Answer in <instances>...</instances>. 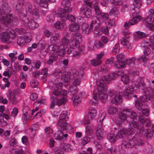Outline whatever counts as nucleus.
Listing matches in <instances>:
<instances>
[{
    "mask_svg": "<svg viewBox=\"0 0 154 154\" xmlns=\"http://www.w3.org/2000/svg\"><path fill=\"white\" fill-rule=\"evenodd\" d=\"M73 104L74 106H77L81 102V99L78 96H74L72 97Z\"/></svg>",
    "mask_w": 154,
    "mask_h": 154,
    "instance_id": "36",
    "label": "nucleus"
},
{
    "mask_svg": "<svg viewBox=\"0 0 154 154\" xmlns=\"http://www.w3.org/2000/svg\"><path fill=\"white\" fill-rule=\"evenodd\" d=\"M93 8L95 13L97 16H99L102 13L97 3H95L93 6Z\"/></svg>",
    "mask_w": 154,
    "mask_h": 154,
    "instance_id": "41",
    "label": "nucleus"
},
{
    "mask_svg": "<svg viewBox=\"0 0 154 154\" xmlns=\"http://www.w3.org/2000/svg\"><path fill=\"white\" fill-rule=\"evenodd\" d=\"M48 69L46 68H45L42 69L40 74L43 75L42 77V79H45V78L48 75Z\"/></svg>",
    "mask_w": 154,
    "mask_h": 154,
    "instance_id": "60",
    "label": "nucleus"
},
{
    "mask_svg": "<svg viewBox=\"0 0 154 154\" xmlns=\"http://www.w3.org/2000/svg\"><path fill=\"white\" fill-rule=\"evenodd\" d=\"M70 73H71L70 75L71 79L80 78L79 72L77 71L74 69L72 71V72Z\"/></svg>",
    "mask_w": 154,
    "mask_h": 154,
    "instance_id": "49",
    "label": "nucleus"
},
{
    "mask_svg": "<svg viewBox=\"0 0 154 154\" xmlns=\"http://www.w3.org/2000/svg\"><path fill=\"white\" fill-rule=\"evenodd\" d=\"M63 133L61 131L56 132L54 135L55 139L57 140H61L63 138Z\"/></svg>",
    "mask_w": 154,
    "mask_h": 154,
    "instance_id": "43",
    "label": "nucleus"
},
{
    "mask_svg": "<svg viewBox=\"0 0 154 154\" xmlns=\"http://www.w3.org/2000/svg\"><path fill=\"white\" fill-rule=\"evenodd\" d=\"M55 28L57 29H65L67 28V26L64 21H57L54 25Z\"/></svg>",
    "mask_w": 154,
    "mask_h": 154,
    "instance_id": "19",
    "label": "nucleus"
},
{
    "mask_svg": "<svg viewBox=\"0 0 154 154\" xmlns=\"http://www.w3.org/2000/svg\"><path fill=\"white\" fill-rule=\"evenodd\" d=\"M146 90L147 91H148V90L146 89H145L144 90L146 94L149 96L147 97L146 95H144L140 97L139 98V100H140V102L143 103V104L145 102L147 101L150 99H151V98H150V96H151V95L148 94V93L146 94Z\"/></svg>",
    "mask_w": 154,
    "mask_h": 154,
    "instance_id": "29",
    "label": "nucleus"
},
{
    "mask_svg": "<svg viewBox=\"0 0 154 154\" xmlns=\"http://www.w3.org/2000/svg\"><path fill=\"white\" fill-rule=\"evenodd\" d=\"M57 125L58 129L60 131L65 130L66 128V124L65 119H60Z\"/></svg>",
    "mask_w": 154,
    "mask_h": 154,
    "instance_id": "22",
    "label": "nucleus"
},
{
    "mask_svg": "<svg viewBox=\"0 0 154 154\" xmlns=\"http://www.w3.org/2000/svg\"><path fill=\"white\" fill-rule=\"evenodd\" d=\"M100 23V19L97 17H93V19L90 24V28L88 27V25L84 23L82 24V29L83 32L86 34H88L92 30L94 25H95L96 26H99Z\"/></svg>",
    "mask_w": 154,
    "mask_h": 154,
    "instance_id": "6",
    "label": "nucleus"
},
{
    "mask_svg": "<svg viewBox=\"0 0 154 154\" xmlns=\"http://www.w3.org/2000/svg\"><path fill=\"white\" fill-rule=\"evenodd\" d=\"M114 66L116 69H123L125 67L126 64L122 60H118L115 62Z\"/></svg>",
    "mask_w": 154,
    "mask_h": 154,
    "instance_id": "24",
    "label": "nucleus"
},
{
    "mask_svg": "<svg viewBox=\"0 0 154 154\" xmlns=\"http://www.w3.org/2000/svg\"><path fill=\"white\" fill-rule=\"evenodd\" d=\"M149 39L151 43L149 42H144L141 44V46L144 48V53L146 55H149L151 52L150 47L152 49H154V35L151 36Z\"/></svg>",
    "mask_w": 154,
    "mask_h": 154,
    "instance_id": "8",
    "label": "nucleus"
},
{
    "mask_svg": "<svg viewBox=\"0 0 154 154\" xmlns=\"http://www.w3.org/2000/svg\"><path fill=\"white\" fill-rule=\"evenodd\" d=\"M104 130L102 128V124H99L96 131V134L97 138L99 140H101L103 136Z\"/></svg>",
    "mask_w": 154,
    "mask_h": 154,
    "instance_id": "17",
    "label": "nucleus"
},
{
    "mask_svg": "<svg viewBox=\"0 0 154 154\" xmlns=\"http://www.w3.org/2000/svg\"><path fill=\"white\" fill-rule=\"evenodd\" d=\"M10 37L8 33L6 32H2L1 35L2 42L3 43L6 42L9 40Z\"/></svg>",
    "mask_w": 154,
    "mask_h": 154,
    "instance_id": "28",
    "label": "nucleus"
},
{
    "mask_svg": "<svg viewBox=\"0 0 154 154\" xmlns=\"http://www.w3.org/2000/svg\"><path fill=\"white\" fill-rule=\"evenodd\" d=\"M46 112L45 109H42L40 110L39 112L36 113L34 116V119L39 118H40L43 115H44Z\"/></svg>",
    "mask_w": 154,
    "mask_h": 154,
    "instance_id": "53",
    "label": "nucleus"
},
{
    "mask_svg": "<svg viewBox=\"0 0 154 154\" xmlns=\"http://www.w3.org/2000/svg\"><path fill=\"white\" fill-rule=\"evenodd\" d=\"M111 78L109 75H106L104 76H103L101 77V79L99 80V81L102 82H104L105 84L109 83L111 80Z\"/></svg>",
    "mask_w": 154,
    "mask_h": 154,
    "instance_id": "32",
    "label": "nucleus"
},
{
    "mask_svg": "<svg viewBox=\"0 0 154 154\" xmlns=\"http://www.w3.org/2000/svg\"><path fill=\"white\" fill-rule=\"evenodd\" d=\"M60 35L58 33L53 34L51 38L50 41L52 44H57L60 42Z\"/></svg>",
    "mask_w": 154,
    "mask_h": 154,
    "instance_id": "18",
    "label": "nucleus"
},
{
    "mask_svg": "<svg viewBox=\"0 0 154 154\" xmlns=\"http://www.w3.org/2000/svg\"><path fill=\"white\" fill-rule=\"evenodd\" d=\"M146 36L145 33L139 31H137L135 35V38H144Z\"/></svg>",
    "mask_w": 154,
    "mask_h": 154,
    "instance_id": "46",
    "label": "nucleus"
},
{
    "mask_svg": "<svg viewBox=\"0 0 154 154\" xmlns=\"http://www.w3.org/2000/svg\"><path fill=\"white\" fill-rule=\"evenodd\" d=\"M91 64L94 66H96L102 63V61L100 60L94 59L91 60Z\"/></svg>",
    "mask_w": 154,
    "mask_h": 154,
    "instance_id": "52",
    "label": "nucleus"
},
{
    "mask_svg": "<svg viewBox=\"0 0 154 154\" xmlns=\"http://www.w3.org/2000/svg\"><path fill=\"white\" fill-rule=\"evenodd\" d=\"M139 81H136L134 83L135 87L140 90H144L145 85L144 82L142 79H140Z\"/></svg>",
    "mask_w": 154,
    "mask_h": 154,
    "instance_id": "27",
    "label": "nucleus"
},
{
    "mask_svg": "<svg viewBox=\"0 0 154 154\" xmlns=\"http://www.w3.org/2000/svg\"><path fill=\"white\" fill-rule=\"evenodd\" d=\"M62 18H63V20H69L70 21L72 22H74L75 20V17L73 15L71 14H69L67 15L66 13V16L63 17H61Z\"/></svg>",
    "mask_w": 154,
    "mask_h": 154,
    "instance_id": "40",
    "label": "nucleus"
},
{
    "mask_svg": "<svg viewBox=\"0 0 154 154\" xmlns=\"http://www.w3.org/2000/svg\"><path fill=\"white\" fill-rule=\"evenodd\" d=\"M15 73V71L11 67H9L8 71H5L3 73V75L5 76H8L10 77L11 74H14Z\"/></svg>",
    "mask_w": 154,
    "mask_h": 154,
    "instance_id": "37",
    "label": "nucleus"
},
{
    "mask_svg": "<svg viewBox=\"0 0 154 154\" xmlns=\"http://www.w3.org/2000/svg\"><path fill=\"white\" fill-rule=\"evenodd\" d=\"M153 132L150 129H146L145 131V134L146 137L151 138L153 136Z\"/></svg>",
    "mask_w": 154,
    "mask_h": 154,
    "instance_id": "48",
    "label": "nucleus"
},
{
    "mask_svg": "<svg viewBox=\"0 0 154 154\" xmlns=\"http://www.w3.org/2000/svg\"><path fill=\"white\" fill-rule=\"evenodd\" d=\"M79 41L72 39L71 42H70V50H71V53L72 52L73 49H75L76 48L79 47Z\"/></svg>",
    "mask_w": 154,
    "mask_h": 154,
    "instance_id": "21",
    "label": "nucleus"
},
{
    "mask_svg": "<svg viewBox=\"0 0 154 154\" xmlns=\"http://www.w3.org/2000/svg\"><path fill=\"white\" fill-rule=\"evenodd\" d=\"M97 92L96 90L93 91L94 99L96 100L100 99L102 103H105L107 99L106 84L99 81L97 82Z\"/></svg>",
    "mask_w": 154,
    "mask_h": 154,
    "instance_id": "2",
    "label": "nucleus"
},
{
    "mask_svg": "<svg viewBox=\"0 0 154 154\" xmlns=\"http://www.w3.org/2000/svg\"><path fill=\"white\" fill-rule=\"evenodd\" d=\"M121 80L125 84H127L129 81V78L128 75H125L121 77Z\"/></svg>",
    "mask_w": 154,
    "mask_h": 154,
    "instance_id": "59",
    "label": "nucleus"
},
{
    "mask_svg": "<svg viewBox=\"0 0 154 154\" xmlns=\"http://www.w3.org/2000/svg\"><path fill=\"white\" fill-rule=\"evenodd\" d=\"M26 12L27 14L26 16L28 17H29L30 18L32 19L37 23L35 20L32 19V17L35 19L39 18V13L38 10L36 8H34L32 10L31 5L30 3H28L26 4Z\"/></svg>",
    "mask_w": 154,
    "mask_h": 154,
    "instance_id": "7",
    "label": "nucleus"
},
{
    "mask_svg": "<svg viewBox=\"0 0 154 154\" xmlns=\"http://www.w3.org/2000/svg\"><path fill=\"white\" fill-rule=\"evenodd\" d=\"M109 95L111 98V101L113 103L117 104L121 100L122 95L120 93H117L114 90L110 91Z\"/></svg>",
    "mask_w": 154,
    "mask_h": 154,
    "instance_id": "12",
    "label": "nucleus"
},
{
    "mask_svg": "<svg viewBox=\"0 0 154 154\" xmlns=\"http://www.w3.org/2000/svg\"><path fill=\"white\" fill-rule=\"evenodd\" d=\"M6 7L0 9V21L5 26L14 20V18L11 14L8 15L6 13Z\"/></svg>",
    "mask_w": 154,
    "mask_h": 154,
    "instance_id": "5",
    "label": "nucleus"
},
{
    "mask_svg": "<svg viewBox=\"0 0 154 154\" xmlns=\"http://www.w3.org/2000/svg\"><path fill=\"white\" fill-rule=\"evenodd\" d=\"M39 128L38 125L37 124H33L29 128V129L31 130V132L33 134H34L35 132Z\"/></svg>",
    "mask_w": 154,
    "mask_h": 154,
    "instance_id": "61",
    "label": "nucleus"
},
{
    "mask_svg": "<svg viewBox=\"0 0 154 154\" xmlns=\"http://www.w3.org/2000/svg\"><path fill=\"white\" fill-rule=\"evenodd\" d=\"M141 19V17L139 14L137 12H134L133 14V19L129 20V23L131 25H133L140 20Z\"/></svg>",
    "mask_w": 154,
    "mask_h": 154,
    "instance_id": "20",
    "label": "nucleus"
},
{
    "mask_svg": "<svg viewBox=\"0 0 154 154\" xmlns=\"http://www.w3.org/2000/svg\"><path fill=\"white\" fill-rule=\"evenodd\" d=\"M44 132L46 135L50 137L52 134L53 130L51 126L46 127L44 129Z\"/></svg>",
    "mask_w": 154,
    "mask_h": 154,
    "instance_id": "34",
    "label": "nucleus"
},
{
    "mask_svg": "<svg viewBox=\"0 0 154 154\" xmlns=\"http://www.w3.org/2000/svg\"><path fill=\"white\" fill-rule=\"evenodd\" d=\"M129 145L130 147L135 146L142 145V143L140 139L137 138L136 135L134 136L132 138L128 140Z\"/></svg>",
    "mask_w": 154,
    "mask_h": 154,
    "instance_id": "15",
    "label": "nucleus"
},
{
    "mask_svg": "<svg viewBox=\"0 0 154 154\" xmlns=\"http://www.w3.org/2000/svg\"><path fill=\"white\" fill-rule=\"evenodd\" d=\"M7 97L10 102L13 104H16L18 102V100L17 98V91L15 90L12 91L9 90L7 94Z\"/></svg>",
    "mask_w": 154,
    "mask_h": 154,
    "instance_id": "11",
    "label": "nucleus"
},
{
    "mask_svg": "<svg viewBox=\"0 0 154 154\" xmlns=\"http://www.w3.org/2000/svg\"><path fill=\"white\" fill-rule=\"evenodd\" d=\"M16 31L18 32L20 36L26 38L27 43H29L31 41L32 36L31 33L29 32H26V30L23 28L17 29Z\"/></svg>",
    "mask_w": 154,
    "mask_h": 154,
    "instance_id": "13",
    "label": "nucleus"
},
{
    "mask_svg": "<svg viewBox=\"0 0 154 154\" xmlns=\"http://www.w3.org/2000/svg\"><path fill=\"white\" fill-rule=\"evenodd\" d=\"M138 60L139 61L144 63V65L145 66H147L149 65V63L148 62L147 59L144 56H143L138 58Z\"/></svg>",
    "mask_w": 154,
    "mask_h": 154,
    "instance_id": "42",
    "label": "nucleus"
},
{
    "mask_svg": "<svg viewBox=\"0 0 154 154\" xmlns=\"http://www.w3.org/2000/svg\"><path fill=\"white\" fill-rule=\"evenodd\" d=\"M88 114L90 116L91 118H94L96 116L97 114V111L95 109H90L89 110Z\"/></svg>",
    "mask_w": 154,
    "mask_h": 154,
    "instance_id": "47",
    "label": "nucleus"
},
{
    "mask_svg": "<svg viewBox=\"0 0 154 154\" xmlns=\"http://www.w3.org/2000/svg\"><path fill=\"white\" fill-rule=\"evenodd\" d=\"M66 51L61 45H54L52 48L51 53L52 55L57 57L58 56H62L65 54Z\"/></svg>",
    "mask_w": 154,
    "mask_h": 154,
    "instance_id": "10",
    "label": "nucleus"
},
{
    "mask_svg": "<svg viewBox=\"0 0 154 154\" xmlns=\"http://www.w3.org/2000/svg\"><path fill=\"white\" fill-rule=\"evenodd\" d=\"M148 15L145 19L147 26L152 30H154V10L150 9L148 11Z\"/></svg>",
    "mask_w": 154,
    "mask_h": 154,
    "instance_id": "9",
    "label": "nucleus"
},
{
    "mask_svg": "<svg viewBox=\"0 0 154 154\" xmlns=\"http://www.w3.org/2000/svg\"><path fill=\"white\" fill-rule=\"evenodd\" d=\"M67 101V99L66 98L63 97L60 99H58L56 101L57 104L60 106L62 104L65 103Z\"/></svg>",
    "mask_w": 154,
    "mask_h": 154,
    "instance_id": "54",
    "label": "nucleus"
},
{
    "mask_svg": "<svg viewBox=\"0 0 154 154\" xmlns=\"http://www.w3.org/2000/svg\"><path fill=\"white\" fill-rule=\"evenodd\" d=\"M63 9H59L57 11V15L60 17H63L66 16V13H70L72 10L71 3L68 0H64L61 3Z\"/></svg>",
    "mask_w": 154,
    "mask_h": 154,
    "instance_id": "4",
    "label": "nucleus"
},
{
    "mask_svg": "<svg viewBox=\"0 0 154 154\" xmlns=\"http://www.w3.org/2000/svg\"><path fill=\"white\" fill-rule=\"evenodd\" d=\"M128 37H125L122 38L121 41V44L124 46H126L129 44Z\"/></svg>",
    "mask_w": 154,
    "mask_h": 154,
    "instance_id": "58",
    "label": "nucleus"
},
{
    "mask_svg": "<svg viewBox=\"0 0 154 154\" xmlns=\"http://www.w3.org/2000/svg\"><path fill=\"white\" fill-rule=\"evenodd\" d=\"M133 93L134 89L132 86H127L125 88L124 92L125 95L131 97V95L133 94Z\"/></svg>",
    "mask_w": 154,
    "mask_h": 154,
    "instance_id": "26",
    "label": "nucleus"
},
{
    "mask_svg": "<svg viewBox=\"0 0 154 154\" xmlns=\"http://www.w3.org/2000/svg\"><path fill=\"white\" fill-rule=\"evenodd\" d=\"M80 29V26L79 25L76 23H72L69 27V30L72 32L77 31Z\"/></svg>",
    "mask_w": 154,
    "mask_h": 154,
    "instance_id": "25",
    "label": "nucleus"
},
{
    "mask_svg": "<svg viewBox=\"0 0 154 154\" xmlns=\"http://www.w3.org/2000/svg\"><path fill=\"white\" fill-rule=\"evenodd\" d=\"M90 138L86 136L83 138L81 143L83 145H85L90 141Z\"/></svg>",
    "mask_w": 154,
    "mask_h": 154,
    "instance_id": "63",
    "label": "nucleus"
},
{
    "mask_svg": "<svg viewBox=\"0 0 154 154\" xmlns=\"http://www.w3.org/2000/svg\"><path fill=\"white\" fill-rule=\"evenodd\" d=\"M17 52L16 51H14L13 53H10L9 54V57L11 58V61L14 62L17 59V57L15 56L17 55Z\"/></svg>",
    "mask_w": 154,
    "mask_h": 154,
    "instance_id": "57",
    "label": "nucleus"
},
{
    "mask_svg": "<svg viewBox=\"0 0 154 154\" xmlns=\"http://www.w3.org/2000/svg\"><path fill=\"white\" fill-rule=\"evenodd\" d=\"M140 101L138 100H136L135 105L136 108L139 110H142L144 105L143 103L141 102Z\"/></svg>",
    "mask_w": 154,
    "mask_h": 154,
    "instance_id": "56",
    "label": "nucleus"
},
{
    "mask_svg": "<svg viewBox=\"0 0 154 154\" xmlns=\"http://www.w3.org/2000/svg\"><path fill=\"white\" fill-rule=\"evenodd\" d=\"M80 14L84 17H90L92 15L90 9L86 7L81 9Z\"/></svg>",
    "mask_w": 154,
    "mask_h": 154,
    "instance_id": "16",
    "label": "nucleus"
},
{
    "mask_svg": "<svg viewBox=\"0 0 154 154\" xmlns=\"http://www.w3.org/2000/svg\"><path fill=\"white\" fill-rule=\"evenodd\" d=\"M118 111L117 108L114 107H110L109 108L107 112L109 114H112L116 113Z\"/></svg>",
    "mask_w": 154,
    "mask_h": 154,
    "instance_id": "55",
    "label": "nucleus"
},
{
    "mask_svg": "<svg viewBox=\"0 0 154 154\" xmlns=\"http://www.w3.org/2000/svg\"><path fill=\"white\" fill-rule=\"evenodd\" d=\"M35 1L41 7L46 8L48 6L47 0H35Z\"/></svg>",
    "mask_w": 154,
    "mask_h": 154,
    "instance_id": "38",
    "label": "nucleus"
},
{
    "mask_svg": "<svg viewBox=\"0 0 154 154\" xmlns=\"http://www.w3.org/2000/svg\"><path fill=\"white\" fill-rule=\"evenodd\" d=\"M110 2L113 5H121L123 3L122 0H110Z\"/></svg>",
    "mask_w": 154,
    "mask_h": 154,
    "instance_id": "62",
    "label": "nucleus"
},
{
    "mask_svg": "<svg viewBox=\"0 0 154 154\" xmlns=\"http://www.w3.org/2000/svg\"><path fill=\"white\" fill-rule=\"evenodd\" d=\"M117 137L114 134H111L108 133L107 135V139L109 141L112 143L115 142L117 139Z\"/></svg>",
    "mask_w": 154,
    "mask_h": 154,
    "instance_id": "33",
    "label": "nucleus"
},
{
    "mask_svg": "<svg viewBox=\"0 0 154 154\" xmlns=\"http://www.w3.org/2000/svg\"><path fill=\"white\" fill-rule=\"evenodd\" d=\"M57 58V57L52 55L50 56L49 59L47 61L48 63V64H52L53 63V61L56 60Z\"/></svg>",
    "mask_w": 154,
    "mask_h": 154,
    "instance_id": "64",
    "label": "nucleus"
},
{
    "mask_svg": "<svg viewBox=\"0 0 154 154\" xmlns=\"http://www.w3.org/2000/svg\"><path fill=\"white\" fill-rule=\"evenodd\" d=\"M126 135V130L124 128H122L119 130L116 134L117 137L122 138L125 137Z\"/></svg>",
    "mask_w": 154,
    "mask_h": 154,
    "instance_id": "31",
    "label": "nucleus"
},
{
    "mask_svg": "<svg viewBox=\"0 0 154 154\" xmlns=\"http://www.w3.org/2000/svg\"><path fill=\"white\" fill-rule=\"evenodd\" d=\"M26 41L25 37L17 35V43L19 45L22 46L24 45L26 42L27 43Z\"/></svg>",
    "mask_w": 154,
    "mask_h": 154,
    "instance_id": "23",
    "label": "nucleus"
},
{
    "mask_svg": "<svg viewBox=\"0 0 154 154\" xmlns=\"http://www.w3.org/2000/svg\"><path fill=\"white\" fill-rule=\"evenodd\" d=\"M135 61V59L134 58L127 59L125 60V63H126L127 65H128L130 67H132L134 65Z\"/></svg>",
    "mask_w": 154,
    "mask_h": 154,
    "instance_id": "45",
    "label": "nucleus"
},
{
    "mask_svg": "<svg viewBox=\"0 0 154 154\" xmlns=\"http://www.w3.org/2000/svg\"><path fill=\"white\" fill-rule=\"evenodd\" d=\"M70 72H66L64 73L63 75L61 77L62 80L64 82H68L71 78Z\"/></svg>",
    "mask_w": 154,
    "mask_h": 154,
    "instance_id": "30",
    "label": "nucleus"
},
{
    "mask_svg": "<svg viewBox=\"0 0 154 154\" xmlns=\"http://www.w3.org/2000/svg\"><path fill=\"white\" fill-rule=\"evenodd\" d=\"M104 45L100 41H95L94 45L91 50H94L96 48H99L104 47Z\"/></svg>",
    "mask_w": 154,
    "mask_h": 154,
    "instance_id": "35",
    "label": "nucleus"
},
{
    "mask_svg": "<svg viewBox=\"0 0 154 154\" xmlns=\"http://www.w3.org/2000/svg\"><path fill=\"white\" fill-rule=\"evenodd\" d=\"M121 147L122 149H125L127 147H130L129 145L128 140L125 139L123 140L122 142Z\"/></svg>",
    "mask_w": 154,
    "mask_h": 154,
    "instance_id": "44",
    "label": "nucleus"
},
{
    "mask_svg": "<svg viewBox=\"0 0 154 154\" xmlns=\"http://www.w3.org/2000/svg\"><path fill=\"white\" fill-rule=\"evenodd\" d=\"M137 115L134 111H131L129 109H125L123 110L119 114V119L121 120H119L118 119H116V122L117 125H120L122 122V120H125L126 119L130 117L132 119H135L137 118Z\"/></svg>",
    "mask_w": 154,
    "mask_h": 154,
    "instance_id": "3",
    "label": "nucleus"
},
{
    "mask_svg": "<svg viewBox=\"0 0 154 154\" xmlns=\"http://www.w3.org/2000/svg\"><path fill=\"white\" fill-rule=\"evenodd\" d=\"M129 126L131 129H134L137 128L139 126V123L138 122L132 120L130 121L129 123Z\"/></svg>",
    "mask_w": 154,
    "mask_h": 154,
    "instance_id": "39",
    "label": "nucleus"
},
{
    "mask_svg": "<svg viewBox=\"0 0 154 154\" xmlns=\"http://www.w3.org/2000/svg\"><path fill=\"white\" fill-rule=\"evenodd\" d=\"M28 3L25 5L22 1H20L16 4L14 8L16 11L19 14L20 21L22 25L25 27L33 29L38 26V23L29 17H27L23 13L24 11L25 8L26 9V5Z\"/></svg>",
    "mask_w": 154,
    "mask_h": 154,
    "instance_id": "1",
    "label": "nucleus"
},
{
    "mask_svg": "<svg viewBox=\"0 0 154 154\" xmlns=\"http://www.w3.org/2000/svg\"><path fill=\"white\" fill-rule=\"evenodd\" d=\"M70 42L69 39L66 37H63L61 39L62 45H61L68 54H71V50L69 49Z\"/></svg>",
    "mask_w": 154,
    "mask_h": 154,
    "instance_id": "14",
    "label": "nucleus"
},
{
    "mask_svg": "<svg viewBox=\"0 0 154 154\" xmlns=\"http://www.w3.org/2000/svg\"><path fill=\"white\" fill-rule=\"evenodd\" d=\"M133 5L134 8H139L141 6L142 2L140 0H133Z\"/></svg>",
    "mask_w": 154,
    "mask_h": 154,
    "instance_id": "51",
    "label": "nucleus"
},
{
    "mask_svg": "<svg viewBox=\"0 0 154 154\" xmlns=\"http://www.w3.org/2000/svg\"><path fill=\"white\" fill-rule=\"evenodd\" d=\"M82 38V35L80 33L76 32L74 34L72 39L79 41V40H81Z\"/></svg>",
    "mask_w": 154,
    "mask_h": 154,
    "instance_id": "50",
    "label": "nucleus"
}]
</instances>
